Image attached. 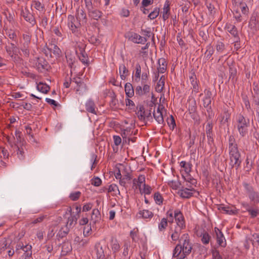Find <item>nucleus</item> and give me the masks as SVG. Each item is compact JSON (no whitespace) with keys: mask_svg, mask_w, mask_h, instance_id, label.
<instances>
[{"mask_svg":"<svg viewBox=\"0 0 259 259\" xmlns=\"http://www.w3.org/2000/svg\"><path fill=\"white\" fill-rule=\"evenodd\" d=\"M237 130L241 137L246 136L248 133V127L250 126V120L243 115L239 114L236 116Z\"/></svg>","mask_w":259,"mask_h":259,"instance_id":"1","label":"nucleus"},{"mask_svg":"<svg viewBox=\"0 0 259 259\" xmlns=\"http://www.w3.org/2000/svg\"><path fill=\"white\" fill-rule=\"evenodd\" d=\"M182 244V249L184 255H189L192 249V244L190 242L188 234H184L179 239V243Z\"/></svg>","mask_w":259,"mask_h":259,"instance_id":"2","label":"nucleus"},{"mask_svg":"<svg viewBox=\"0 0 259 259\" xmlns=\"http://www.w3.org/2000/svg\"><path fill=\"white\" fill-rule=\"evenodd\" d=\"M243 186L250 201L256 204V202L259 200V192L256 191L254 188L247 183L244 182Z\"/></svg>","mask_w":259,"mask_h":259,"instance_id":"3","label":"nucleus"},{"mask_svg":"<svg viewBox=\"0 0 259 259\" xmlns=\"http://www.w3.org/2000/svg\"><path fill=\"white\" fill-rule=\"evenodd\" d=\"M68 26L73 33L77 34L81 26L80 21L74 16L69 15L68 16Z\"/></svg>","mask_w":259,"mask_h":259,"instance_id":"4","label":"nucleus"},{"mask_svg":"<svg viewBox=\"0 0 259 259\" xmlns=\"http://www.w3.org/2000/svg\"><path fill=\"white\" fill-rule=\"evenodd\" d=\"M126 37L136 44H144L147 41V38L144 36H141L137 33L134 32H129L126 34Z\"/></svg>","mask_w":259,"mask_h":259,"instance_id":"5","label":"nucleus"},{"mask_svg":"<svg viewBox=\"0 0 259 259\" xmlns=\"http://www.w3.org/2000/svg\"><path fill=\"white\" fill-rule=\"evenodd\" d=\"M36 66L40 72H43L46 70L48 71L51 68V66L48 62L43 57L37 58Z\"/></svg>","mask_w":259,"mask_h":259,"instance_id":"6","label":"nucleus"},{"mask_svg":"<svg viewBox=\"0 0 259 259\" xmlns=\"http://www.w3.org/2000/svg\"><path fill=\"white\" fill-rule=\"evenodd\" d=\"M21 15L28 22H29L32 26L36 24V21L33 14L31 13L27 8L24 10L22 9L21 11Z\"/></svg>","mask_w":259,"mask_h":259,"instance_id":"7","label":"nucleus"},{"mask_svg":"<svg viewBox=\"0 0 259 259\" xmlns=\"http://www.w3.org/2000/svg\"><path fill=\"white\" fill-rule=\"evenodd\" d=\"M174 215L175 219L177 225V227L184 229L185 228L184 217L181 211L178 209H177L174 212Z\"/></svg>","mask_w":259,"mask_h":259,"instance_id":"8","label":"nucleus"},{"mask_svg":"<svg viewBox=\"0 0 259 259\" xmlns=\"http://www.w3.org/2000/svg\"><path fill=\"white\" fill-rule=\"evenodd\" d=\"M143 85V88L140 85H138L135 89V93L137 95L139 96H142L144 95H146L150 92V86L146 83L142 84Z\"/></svg>","mask_w":259,"mask_h":259,"instance_id":"9","label":"nucleus"},{"mask_svg":"<svg viewBox=\"0 0 259 259\" xmlns=\"http://www.w3.org/2000/svg\"><path fill=\"white\" fill-rule=\"evenodd\" d=\"M195 189L193 188H184L182 186L181 189L179 190L178 193L180 196L183 198H189L193 196V193L191 191H195Z\"/></svg>","mask_w":259,"mask_h":259,"instance_id":"10","label":"nucleus"},{"mask_svg":"<svg viewBox=\"0 0 259 259\" xmlns=\"http://www.w3.org/2000/svg\"><path fill=\"white\" fill-rule=\"evenodd\" d=\"M214 231L216 234V238L218 244L222 247H225L226 245V242H224L225 237L223 233L217 227L214 228Z\"/></svg>","mask_w":259,"mask_h":259,"instance_id":"11","label":"nucleus"},{"mask_svg":"<svg viewBox=\"0 0 259 259\" xmlns=\"http://www.w3.org/2000/svg\"><path fill=\"white\" fill-rule=\"evenodd\" d=\"M85 109L87 112L97 115L98 109L93 100L89 99L85 103Z\"/></svg>","mask_w":259,"mask_h":259,"instance_id":"12","label":"nucleus"},{"mask_svg":"<svg viewBox=\"0 0 259 259\" xmlns=\"http://www.w3.org/2000/svg\"><path fill=\"white\" fill-rule=\"evenodd\" d=\"M230 164L231 165L232 168L234 167L237 169L240 166L242 162L241 154L237 156L234 155V156L230 158Z\"/></svg>","mask_w":259,"mask_h":259,"instance_id":"13","label":"nucleus"},{"mask_svg":"<svg viewBox=\"0 0 259 259\" xmlns=\"http://www.w3.org/2000/svg\"><path fill=\"white\" fill-rule=\"evenodd\" d=\"M225 28L232 35L235 37L237 41L240 39L237 29L235 25L228 24L226 25Z\"/></svg>","mask_w":259,"mask_h":259,"instance_id":"14","label":"nucleus"},{"mask_svg":"<svg viewBox=\"0 0 259 259\" xmlns=\"http://www.w3.org/2000/svg\"><path fill=\"white\" fill-rule=\"evenodd\" d=\"M82 46H83L82 45ZM79 51H80V55L78 56L79 60L86 66H88L89 64V60L88 57L85 53L84 49L83 46L79 47Z\"/></svg>","mask_w":259,"mask_h":259,"instance_id":"15","label":"nucleus"},{"mask_svg":"<svg viewBox=\"0 0 259 259\" xmlns=\"http://www.w3.org/2000/svg\"><path fill=\"white\" fill-rule=\"evenodd\" d=\"M246 210L251 218H254L259 215V208L255 203L251 206H249Z\"/></svg>","mask_w":259,"mask_h":259,"instance_id":"16","label":"nucleus"},{"mask_svg":"<svg viewBox=\"0 0 259 259\" xmlns=\"http://www.w3.org/2000/svg\"><path fill=\"white\" fill-rule=\"evenodd\" d=\"M137 111L136 114L138 118L141 120L144 121L146 119V111L143 105H140L136 107Z\"/></svg>","mask_w":259,"mask_h":259,"instance_id":"17","label":"nucleus"},{"mask_svg":"<svg viewBox=\"0 0 259 259\" xmlns=\"http://www.w3.org/2000/svg\"><path fill=\"white\" fill-rule=\"evenodd\" d=\"M189 114H194L197 110L196 103L194 99L189 100L186 104Z\"/></svg>","mask_w":259,"mask_h":259,"instance_id":"18","label":"nucleus"},{"mask_svg":"<svg viewBox=\"0 0 259 259\" xmlns=\"http://www.w3.org/2000/svg\"><path fill=\"white\" fill-rule=\"evenodd\" d=\"M66 58L69 67L71 68L75 67L74 64L76 61L75 56L71 53L67 52L66 53Z\"/></svg>","mask_w":259,"mask_h":259,"instance_id":"19","label":"nucleus"},{"mask_svg":"<svg viewBox=\"0 0 259 259\" xmlns=\"http://www.w3.org/2000/svg\"><path fill=\"white\" fill-rule=\"evenodd\" d=\"M73 88L76 90V92L79 95H82L87 90L86 84L82 80L78 85H74Z\"/></svg>","mask_w":259,"mask_h":259,"instance_id":"20","label":"nucleus"},{"mask_svg":"<svg viewBox=\"0 0 259 259\" xmlns=\"http://www.w3.org/2000/svg\"><path fill=\"white\" fill-rule=\"evenodd\" d=\"M95 250L96 252V256L98 259H103L105 256L104 252L102 246L100 243H97L95 246Z\"/></svg>","mask_w":259,"mask_h":259,"instance_id":"21","label":"nucleus"},{"mask_svg":"<svg viewBox=\"0 0 259 259\" xmlns=\"http://www.w3.org/2000/svg\"><path fill=\"white\" fill-rule=\"evenodd\" d=\"M89 16L95 20H98L102 16L101 11L97 9H93L92 10L88 11Z\"/></svg>","mask_w":259,"mask_h":259,"instance_id":"22","label":"nucleus"},{"mask_svg":"<svg viewBox=\"0 0 259 259\" xmlns=\"http://www.w3.org/2000/svg\"><path fill=\"white\" fill-rule=\"evenodd\" d=\"M190 80L193 87V91L198 93L199 92V87L194 72L191 73V75L190 76Z\"/></svg>","mask_w":259,"mask_h":259,"instance_id":"23","label":"nucleus"},{"mask_svg":"<svg viewBox=\"0 0 259 259\" xmlns=\"http://www.w3.org/2000/svg\"><path fill=\"white\" fill-rule=\"evenodd\" d=\"M124 90L126 96L128 98L132 97L134 95V90L133 85L129 82L126 83L124 85Z\"/></svg>","mask_w":259,"mask_h":259,"instance_id":"24","label":"nucleus"},{"mask_svg":"<svg viewBox=\"0 0 259 259\" xmlns=\"http://www.w3.org/2000/svg\"><path fill=\"white\" fill-rule=\"evenodd\" d=\"M5 30L6 32V34L7 35L9 38L10 39H11L12 40V41H14L16 43H18L17 35L15 31H14L11 29H6Z\"/></svg>","mask_w":259,"mask_h":259,"instance_id":"25","label":"nucleus"},{"mask_svg":"<svg viewBox=\"0 0 259 259\" xmlns=\"http://www.w3.org/2000/svg\"><path fill=\"white\" fill-rule=\"evenodd\" d=\"M20 50L22 52L25 57H29L30 55V44L23 42L20 47Z\"/></svg>","mask_w":259,"mask_h":259,"instance_id":"26","label":"nucleus"},{"mask_svg":"<svg viewBox=\"0 0 259 259\" xmlns=\"http://www.w3.org/2000/svg\"><path fill=\"white\" fill-rule=\"evenodd\" d=\"M184 228H181L178 227H176L174 230L171 229L172 234L171 235V238L173 241H177L179 240L180 235L182 232V230Z\"/></svg>","mask_w":259,"mask_h":259,"instance_id":"27","label":"nucleus"},{"mask_svg":"<svg viewBox=\"0 0 259 259\" xmlns=\"http://www.w3.org/2000/svg\"><path fill=\"white\" fill-rule=\"evenodd\" d=\"M101 220V214L100 212L97 209H94L93 210L92 214L91 216V221L93 222L94 224L98 223Z\"/></svg>","mask_w":259,"mask_h":259,"instance_id":"28","label":"nucleus"},{"mask_svg":"<svg viewBox=\"0 0 259 259\" xmlns=\"http://www.w3.org/2000/svg\"><path fill=\"white\" fill-rule=\"evenodd\" d=\"M138 214L140 215V217H141L144 219H151L154 215L152 211L147 209L140 210L138 212Z\"/></svg>","mask_w":259,"mask_h":259,"instance_id":"29","label":"nucleus"},{"mask_svg":"<svg viewBox=\"0 0 259 259\" xmlns=\"http://www.w3.org/2000/svg\"><path fill=\"white\" fill-rule=\"evenodd\" d=\"M158 63L159 67L157 68L159 73H163L165 72L166 69V62L164 58H160L158 60Z\"/></svg>","mask_w":259,"mask_h":259,"instance_id":"30","label":"nucleus"},{"mask_svg":"<svg viewBox=\"0 0 259 259\" xmlns=\"http://www.w3.org/2000/svg\"><path fill=\"white\" fill-rule=\"evenodd\" d=\"M119 74L120 76V78L122 80H124L128 75V69L126 68L124 64H121L119 66Z\"/></svg>","mask_w":259,"mask_h":259,"instance_id":"31","label":"nucleus"},{"mask_svg":"<svg viewBox=\"0 0 259 259\" xmlns=\"http://www.w3.org/2000/svg\"><path fill=\"white\" fill-rule=\"evenodd\" d=\"M36 88L38 91L44 94H47L50 89L48 85L41 82L37 84Z\"/></svg>","mask_w":259,"mask_h":259,"instance_id":"32","label":"nucleus"},{"mask_svg":"<svg viewBox=\"0 0 259 259\" xmlns=\"http://www.w3.org/2000/svg\"><path fill=\"white\" fill-rule=\"evenodd\" d=\"M76 17L78 20L80 21L81 19L87 21V15L83 9H78L76 11Z\"/></svg>","mask_w":259,"mask_h":259,"instance_id":"33","label":"nucleus"},{"mask_svg":"<svg viewBox=\"0 0 259 259\" xmlns=\"http://www.w3.org/2000/svg\"><path fill=\"white\" fill-rule=\"evenodd\" d=\"M141 75V67L139 63L136 64L135 67V80L139 82Z\"/></svg>","mask_w":259,"mask_h":259,"instance_id":"34","label":"nucleus"},{"mask_svg":"<svg viewBox=\"0 0 259 259\" xmlns=\"http://www.w3.org/2000/svg\"><path fill=\"white\" fill-rule=\"evenodd\" d=\"M3 14L6 16V18L7 21L11 24H13L14 22V13H11L8 10H5Z\"/></svg>","mask_w":259,"mask_h":259,"instance_id":"35","label":"nucleus"},{"mask_svg":"<svg viewBox=\"0 0 259 259\" xmlns=\"http://www.w3.org/2000/svg\"><path fill=\"white\" fill-rule=\"evenodd\" d=\"M69 232V228L65 226V228H62L58 233L57 236L62 239L67 236Z\"/></svg>","mask_w":259,"mask_h":259,"instance_id":"36","label":"nucleus"},{"mask_svg":"<svg viewBox=\"0 0 259 259\" xmlns=\"http://www.w3.org/2000/svg\"><path fill=\"white\" fill-rule=\"evenodd\" d=\"M153 116L155 119L159 124H162L164 122V119L162 112H156L154 111L153 113Z\"/></svg>","mask_w":259,"mask_h":259,"instance_id":"37","label":"nucleus"},{"mask_svg":"<svg viewBox=\"0 0 259 259\" xmlns=\"http://www.w3.org/2000/svg\"><path fill=\"white\" fill-rule=\"evenodd\" d=\"M21 145L17 147V155L18 158L20 160H23L25 158V153Z\"/></svg>","mask_w":259,"mask_h":259,"instance_id":"38","label":"nucleus"},{"mask_svg":"<svg viewBox=\"0 0 259 259\" xmlns=\"http://www.w3.org/2000/svg\"><path fill=\"white\" fill-rule=\"evenodd\" d=\"M78 218V217L75 215H71L68 219V222L66 225V226L69 228L71 227V226H73L74 224H76Z\"/></svg>","mask_w":259,"mask_h":259,"instance_id":"39","label":"nucleus"},{"mask_svg":"<svg viewBox=\"0 0 259 259\" xmlns=\"http://www.w3.org/2000/svg\"><path fill=\"white\" fill-rule=\"evenodd\" d=\"M180 165L184 168L186 174H188L191 171L192 164L182 161L180 162Z\"/></svg>","mask_w":259,"mask_h":259,"instance_id":"40","label":"nucleus"},{"mask_svg":"<svg viewBox=\"0 0 259 259\" xmlns=\"http://www.w3.org/2000/svg\"><path fill=\"white\" fill-rule=\"evenodd\" d=\"M72 250L71 244L69 243H64L62 246V252L64 254L70 252Z\"/></svg>","mask_w":259,"mask_h":259,"instance_id":"41","label":"nucleus"},{"mask_svg":"<svg viewBox=\"0 0 259 259\" xmlns=\"http://www.w3.org/2000/svg\"><path fill=\"white\" fill-rule=\"evenodd\" d=\"M132 179L131 176L130 174L127 173L123 176V178H121L119 180V184L121 186L125 187H126V181H130Z\"/></svg>","mask_w":259,"mask_h":259,"instance_id":"42","label":"nucleus"},{"mask_svg":"<svg viewBox=\"0 0 259 259\" xmlns=\"http://www.w3.org/2000/svg\"><path fill=\"white\" fill-rule=\"evenodd\" d=\"M15 136L16 138V142L17 143H20V145L23 146L25 143L24 139L21 138V132L19 131L16 130L15 131Z\"/></svg>","mask_w":259,"mask_h":259,"instance_id":"43","label":"nucleus"},{"mask_svg":"<svg viewBox=\"0 0 259 259\" xmlns=\"http://www.w3.org/2000/svg\"><path fill=\"white\" fill-rule=\"evenodd\" d=\"M230 115L227 112H225L220 116V122L221 124H225L228 122Z\"/></svg>","mask_w":259,"mask_h":259,"instance_id":"44","label":"nucleus"},{"mask_svg":"<svg viewBox=\"0 0 259 259\" xmlns=\"http://www.w3.org/2000/svg\"><path fill=\"white\" fill-rule=\"evenodd\" d=\"M162 77L163 76L161 77L155 87L156 91L158 93H160L163 90V87L164 85V79L162 80Z\"/></svg>","mask_w":259,"mask_h":259,"instance_id":"45","label":"nucleus"},{"mask_svg":"<svg viewBox=\"0 0 259 259\" xmlns=\"http://www.w3.org/2000/svg\"><path fill=\"white\" fill-rule=\"evenodd\" d=\"M153 198L156 204L158 205H161L162 204L163 198L159 192H157L155 193L153 196Z\"/></svg>","mask_w":259,"mask_h":259,"instance_id":"46","label":"nucleus"},{"mask_svg":"<svg viewBox=\"0 0 259 259\" xmlns=\"http://www.w3.org/2000/svg\"><path fill=\"white\" fill-rule=\"evenodd\" d=\"M167 219L163 218L161 219L160 223L158 225V229L159 231H162L164 230L167 226Z\"/></svg>","mask_w":259,"mask_h":259,"instance_id":"47","label":"nucleus"},{"mask_svg":"<svg viewBox=\"0 0 259 259\" xmlns=\"http://www.w3.org/2000/svg\"><path fill=\"white\" fill-rule=\"evenodd\" d=\"M182 251V244H178L173 251L172 257H177L179 255H180Z\"/></svg>","mask_w":259,"mask_h":259,"instance_id":"48","label":"nucleus"},{"mask_svg":"<svg viewBox=\"0 0 259 259\" xmlns=\"http://www.w3.org/2000/svg\"><path fill=\"white\" fill-rule=\"evenodd\" d=\"M140 191L141 194L144 193L145 194L149 195L151 193L152 188L149 185H146L144 183L143 184V189H142L140 188Z\"/></svg>","mask_w":259,"mask_h":259,"instance_id":"49","label":"nucleus"},{"mask_svg":"<svg viewBox=\"0 0 259 259\" xmlns=\"http://www.w3.org/2000/svg\"><path fill=\"white\" fill-rule=\"evenodd\" d=\"M235 147H238V145L236 142V140L235 138L233 135H231L229 138V147L228 148H233Z\"/></svg>","mask_w":259,"mask_h":259,"instance_id":"50","label":"nucleus"},{"mask_svg":"<svg viewBox=\"0 0 259 259\" xmlns=\"http://www.w3.org/2000/svg\"><path fill=\"white\" fill-rule=\"evenodd\" d=\"M160 9L158 8H155L148 15V18L151 20L155 19L159 14Z\"/></svg>","mask_w":259,"mask_h":259,"instance_id":"51","label":"nucleus"},{"mask_svg":"<svg viewBox=\"0 0 259 259\" xmlns=\"http://www.w3.org/2000/svg\"><path fill=\"white\" fill-rule=\"evenodd\" d=\"M51 48H52V52H53V53L56 56L58 57H60V56L61 55V51L59 48V47L57 45H53V44H51Z\"/></svg>","mask_w":259,"mask_h":259,"instance_id":"52","label":"nucleus"},{"mask_svg":"<svg viewBox=\"0 0 259 259\" xmlns=\"http://www.w3.org/2000/svg\"><path fill=\"white\" fill-rule=\"evenodd\" d=\"M182 177L186 182H188V183L196 186L197 181L192 178L190 175H188L186 177H185L182 175Z\"/></svg>","mask_w":259,"mask_h":259,"instance_id":"53","label":"nucleus"},{"mask_svg":"<svg viewBox=\"0 0 259 259\" xmlns=\"http://www.w3.org/2000/svg\"><path fill=\"white\" fill-rule=\"evenodd\" d=\"M167 122L170 128L173 130L176 126L175 118L172 115H170L169 118L167 119Z\"/></svg>","mask_w":259,"mask_h":259,"instance_id":"54","label":"nucleus"},{"mask_svg":"<svg viewBox=\"0 0 259 259\" xmlns=\"http://www.w3.org/2000/svg\"><path fill=\"white\" fill-rule=\"evenodd\" d=\"M229 152L230 158L234 156V155L237 156L240 154L238 147L233 148L232 149L230 148L229 149Z\"/></svg>","mask_w":259,"mask_h":259,"instance_id":"55","label":"nucleus"},{"mask_svg":"<svg viewBox=\"0 0 259 259\" xmlns=\"http://www.w3.org/2000/svg\"><path fill=\"white\" fill-rule=\"evenodd\" d=\"M210 239V235L207 232H205L202 234L201 241L204 244H207L209 243Z\"/></svg>","mask_w":259,"mask_h":259,"instance_id":"56","label":"nucleus"},{"mask_svg":"<svg viewBox=\"0 0 259 259\" xmlns=\"http://www.w3.org/2000/svg\"><path fill=\"white\" fill-rule=\"evenodd\" d=\"M80 196L81 192L79 191H76L71 193L69 195V198L72 201H76L79 199Z\"/></svg>","mask_w":259,"mask_h":259,"instance_id":"57","label":"nucleus"},{"mask_svg":"<svg viewBox=\"0 0 259 259\" xmlns=\"http://www.w3.org/2000/svg\"><path fill=\"white\" fill-rule=\"evenodd\" d=\"M239 6L241 12L243 14L245 15L248 14L249 9L247 5L245 3L240 2L239 4Z\"/></svg>","mask_w":259,"mask_h":259,"instance_id":"58","label":"nucleus"},{"mask_svg":"<svg viewBox=\"0 0 259 259\" xmlns=\"http://www.w3.org/2000/svg\"><path fill=\"white\" fill-rule=\"evenodd\" d=\"M214 52L213 48L210 46H208L207 47V50L205 53V55L207 59H209Z\"/></svg>","mask_w":259,"mask_h":259,"instance_id":"59","label":"nucleus"},{"mask_svg":"<svg viewBox=\"0 0 259 259\" xmlns=\"http://www.w3.org/2000/svg\"><path fill=\"white\" fill-rule=\"evenodd\" d=\"M34 8L38 11H43L45 9V7L40 2L34 1L33 2Z\"/></svg>","mask_w":259,"mask_h":259,"instance_id":"60","label":"nucleus"},{"mask_svg":"<svg viewBox=\"0 0 259 259\" xmlns=\"http://www.w3.org/2000/svg\"><path fill=\"white\" fill-rule=\"evenodd\" d=\"M211 99H209V98H204L203 100V106L205 108H208V109L207 110V112H208L209 110L211 109V107L210 106L209 107V106L211 104Z\"/></svg>","mask_w":259,"mask_h":259,"instance_id":"61","label":"nucleus"},{"mask_svg":"<svg viewBox=\"0 0 259 259\" xmlns=\"http://www.w3.org/2000/svg\"><path fill=\"white\" fill-rule=\"evenodd\" d=\"M52 49V48H49L46 45L44 48H42L41 51L47 57H48L49 56L51 57Z\"/></svg>","mask_w":259,"mask_h":259,"instance_id":"62","label":"nucleus"},{"mask_svg":"<svg viewBox=\"0 0 259 259\" xmlns=\"http://www.w3.org/2000/svg\"><path fill=\"white\" fill-rule=\"evenodd\" d=\"M101 183L102 181L99 177H95L91 180V184L95 186H99Z\"/></svg>","mask_w":259,"mask_h":259,"instance_id":"63","label":"nucleus"},{"mask_svg":"<svg viewBox=\"0 0 259 259\" xmlns=\"http://www.w3.org/2000/svg\"><path fill=\"white\" fill-rule=\"evenodd\" d=\"M212 255L213 259H222L219 251L215 248L212 249Z\"/></svg>","mask_w":259,"mask_h":259,"instance_id":"64","label":"nucleus"}]
</instances>
